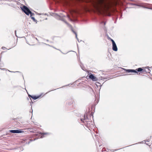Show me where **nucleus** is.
Returning a JSON list of instances; mask_svg holds the SVG:
<instances>
[{"instance_id":"f257e3e1","label":"nucleus","mask_w":152,"mask_h":152,"mask_svg":"<svg viewBox=\"0 0 152 152\" xmlns=\"http://www.w3.org/2000/svg\"><path fill=\"white\" fill-rule=\"evenodd\" d=\"M80 120L84 124V125L89 129L94 126L92 121H89L87 117L86 118L85 115H84L83 118H81Z\"/></svg>"},{"instance_id":"f03ea898","label":"nucleus","mask_w":152,"mask_h":152,"mask_svg":"<svg viewBox=\"0 0 152 152\" xmlns=\"http://www.w3.org/2000/svg\"><path fill=\"white\" fill-rule=\"evenodd\" d=\"M110 4V2H102L100 6L101 9L104 11L107 12Z\"/></svg>"},{"instance_id":"7ed1b4c3","label":"nucleus","mask_w":152,"mask_h":152,"mask_svg":"<svg viewBox=\"0 0 152 152\" xmlns=\"http://www.w3.org/2000/svg\"><path fill=\"white\" fill-rule=\"evenodd\" d=\"M22 11L27 15H29V13L31 12V11L26 6L23 5L22 7H21Z\"/></svg>"},{"instance_id":"20e7f679","label":"nucleus","mask_w":152,"mask_h":152,"mask_svg":"<svg viewBox=\"0 0 152 152\" xmlns=\"http://www.w3.org/2000/svg\"><path fill=\"white\" fill-rule=\"evenodd\" d=\"M60 19L61 20L63 21L66 24H67V25H68L70 27H71V30H72V31L73 32V33H74L75 34V36H76V38L77 39V40H78V41L79 42V41H78V39L77 37V34L76 33V32L73 30V29L72 27L63 18H61V19Z\"/></svg>"},{"instance_id":"39448f33","label":"nucleus","mask_w":152,"mask_h":152,"mask_svg":"<svg viewBox=\"0 0 152 152\" xmlns=\"http://www.w3.org/2000/svg\"><path fill=\"white\" fill-rule=\"evenodd\" d=\"M10 132L13 133H20L23 132L21 130H10Z\"/></svg>"},{"instance_id":"423d86ee","label":"nucleus","mask_w":152,"mask_h":152,"mask_svg":"<svg viewBox=\"0 0 152 152\" xmlns=\"http://www.w3.org/2000/svg\"><path fill=\"white\" fill-rule=\"evenodd\" d=\"M89 77L90 79H91L94 81H96L98 80V79L96 77L94 76L92 74H91L89 76Z\"/></svg>"},{"instance_id":"0eeeda50","label":"nucleus","mask_w":152,"mask_h":152,"mask_svg":"<svg viewBox=\"0 0 152 152\" xmlns=\"http://www.w3.org/2000/svg\"><path fill=\"white\" fill-rule=\"evenodd\" d=\"M29 39H30L29 40L31 43H34L36 40H37V39L34 37L33 35H31L29 37Z\"/></svg>"},{"instance_id":"6e6552de","label":"nucleus","mask_w":152,"mask_h":152,"mask_svg":"<svg viewBox=\"0 0 152 152\" xmlns=\"http://www.w3.org/2000/svg\"><path fill=\"white\" fill-rule=\"evenodd\" d=\"M126 72L129 73V72H134L137 73V74H138V72H137L134 69H126Z\"/></svg>"},{"instance_id":"1a4fd4ad","label":"nucleus","mask_w":152,"mask_h":152,"mask_svg":"<svg viewBox=\"0 0 152 152\" xmlns=\"http://www.w3.org/2000/svg\"><path fill=\"white\" fill-rule=\"evenodd\" d=\"M112 49L113 50L116 51L118 50V48L115 43L112 44Z\"/></svg>"},{"instance_id":"9d476101","label":"nucleus","mask_w":152,"mask_h":152,"mask_svg":"<svg viewBox=\"0 0 152 152\" xmlns=\"http://www.w3.org/2000/svg\"><path fill=\"white\" fill-rule=\"evenodd\" d=\"M135 70L138 72L142 71L143 70V69L141 68H139Z\"/></svg>"},{"instance_id":"9b49d317","label":"nucleus","mask_w":152,"mask_h":152,"mask_svg":"<svg viewBox=\"0 0 152 152\" xmlns=\"http://www.w3.org/2000/svg\"><path fill=\"white\" fill-rule=\"evenodd\" d=\"M39 96H31V98L33 99L34 100H36L38 98H39Z\"/></svg>"},{"instance_id":"f8f14e48","label":"nucleus","mask_w":152,"mask_h":152,"mask_svg":"<svg viewBox=\"0 0 152 152\" xmlns=\"http://www.w3.org/2000/svg\"><path fill=\"white\" fill-rule=\"evenodd\" d=\"M29 14L30 15V17L31 18V17H32V16H34V13H32V12H31L29 13Z\"/></svg>"},{"instance_id":"ddd939ff","label":"nucleus","mask_w":152,"mask_h":152,"mask_svg":"<svg viewBox=\"0 0 152 152\" xmlns=\"http://www.w3.org/2000/svg\"><path fill=\"white\" fill-rule=\"evenodd\" d=\"M31 19H32L35 22L36 21H37V20L35 19V18H34V17H31Z\"/></svg>"},{"instance_id":"4468645a","label":"nucleus","mask_w":152,"mask_h":152,"mask_svg":"<svg viewBox=\"0 0 152 152\" xmlns=\"http://www.w3.org/2000/svg\"><path fill=\"white\" fill-rule=\"evenodd\" d=\"M110 39L111 41H112V44H113V43H115L113 39H111L110 38Z\"/></svg>"},{"instance_id":"2eb2a0df","label":"nucleus","mask_w":152,"mask_h":152,"mask_svg":"<svg viewBox=\"0 0 152 152\" xmlns=\"http://www.w3.org/2000/svg\"><path fill=\"white\" fill-rule=\"evenodd\" d=\"M40 133L41 134H43V135L47 134H49V133Z\"/></svg>"},{"instance_id":"dca6fc26","label":"nucleus","mask_w":152,"mask_h":152,"mask_svg":"<svg viewBox=\"0 0 152 152\" xmlns=\"http://www.w3.org/2000/svg\"><path fill=\"white\" fill-rule=\"evenodd\" d=\"M8 71L10 72H19L18 71H16V72H12V71H11L10 70H8Z\"/></svg>"},{"instance_id":"f3484780","label":"nucleus","mask_w":152,"mask_h":152,"mask_svg":"<svg viewBox=\"0 0 152 152\" xmlns=\"http://www.w3.org/2000/svg\"><path fill=\"white\" fill-rule=\"evenodd\" d=\"M28 96H29V97H31V96H31V95H28Z\"/></svg>"},{"instance_id":"a211bd4d","label":"nucleus","mask_w":152,"mask_h":152,"mask_svg":"<svg viewBox=\"0 0 152 152\" xmlns=\"http://www.w3.org/2000/svg\"><path fill=\"white\" fill-rule=\"evenodd\" d=\"M44 137V136L43 135H42L41 137V138H43V137Z\"/></svg>"},{"instance_id":"6ab92c4d","label":"nucleus","mask_w":152,"mask_h":152,"mask_svg":"<svg viewBox=\"0 0 152 152\" xmlns=\"http://www.w3.org/2000/svg\"><path fill=\"white\" fill-rule=\"evenodd\" d=\"M0 69H2V70H4L5 69V68H3V69H1L0 68Z\"/></svg>"},{"instance_id":"aec40b11","label":"nucleus","mask_w":152,"mask_h":152,"mask_svg":"<svg viewBox=\"0 0 152 152\" xmlns=\"http://www.w3.org/2000/svg\"><path fill=\"white\" fill-rule=\"evenodd\" d=\"M104 150V149L103 148L102 149V151H103Z\"/></svg>"},{"instance_id":"412c9836","label":"nucleus","mask_w":152,"mask_h":152,"mask_svg":"<svg viewBox=\"0 0 152 152\" xmlns=\"http://www.w3.org/2000/svg\"><path fill=\"white\" fill-rule=\"evenodd\" d=\"M57 16L58 17H60V16H59V15H57Z\"/></svg>"},{"instance_id":"4be33fe9","label":"nucleus","mask_w":152,"mask_h":152,"mask_svg":"<svg viewBox=\"0 0 152 152\" xmlns=\"http://www.w3.org/2000/svg\"><path fill=\"white\" fill-rule=\"evenodd\" d=\"M148 72H149V71H150V70L149 69H148Z\"/></svg>"},{"instance_id":"5701e85b","label":"nucleus","mask_w":152,"mask_h":152,"mask_svg":"<svg viewBox=\"0 0 152 152\" xmlns=\"http://www.w3.org/2000/svg\"><path fill=\"white\" fill-rule=\"evenodd\" d=\"M16 31H15V34H16Z\"/></svg>"},{"instance_id":"b1692460","label":"nucleus","mask_w":152,"mask_h":152,"mask_svg":"<svg viewBox=\"0 0 152 152\" xmlns=\"http://www.w3.org/2000/svg\"><path fill=\"white\" fill-rule=\"evenodd\" d=\"M150 9H151V8H149Z\"/></svg>"}]
</instances>
